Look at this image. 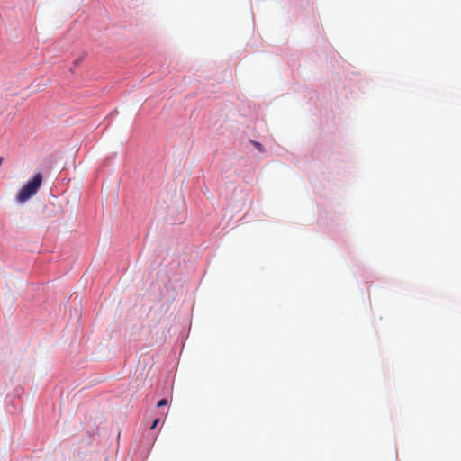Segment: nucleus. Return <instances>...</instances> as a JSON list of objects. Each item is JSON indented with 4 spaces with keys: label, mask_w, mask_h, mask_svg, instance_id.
Segmentation results:
<instances>
[{
    "label": "nucleus",
    "mask_w": 461,
    "mask_h": 461,
    "mask_svg": "<svg viewBox=\"0 0 461 461\" xmlns=\"http://www.w3.org/2000/svg\"><path fill=\"white\" fill-rule=\"evenodd\" d=\"M42 183V176L41 173L36 174L32 180L26 183L17 194L16 199L20 203H24L33 196L41 187Z\"/></svg>",
    "instance_id": "obj_1"
},
{
    "label": "nucleus",
    "mask_w": 461,
    "mask_h": 461,
    "mask_svg": "<svg viewBox=\"0 0 461 461\" xmlns=\"http://www.w3.org/2000/svg\"><path fill=\"white\" fill-rule=\"evenodd\" d=\"M252 143H253V145L255 146V148H256L258 151L263 152V151L265 150V149H264V147H263V145H262L261 143H259V142H258V141H253Z\"/></svg>",
    "instance_id": "obj_2"
},
{
    "label": "nucleus",
    "mask_w": 461,
    "mask_h": 461,
    "mask_svg": "<svg viewBox=\"0 0 461 461\" xmlns=\"http://www.w3.org/2000/svg\"><path fill=\"white\" fill-rule=\"evenodd\" d=\"M166 405H167V399H161L160 401H158V402L157 404V406L158 408L166 406Z\"/></svg>",
    "instance_id": "obj_3"
},
{
    "label": "nucleus",
    "mask_w": 461,
    "mask_h": 461,
    "mask_svg": "<svg viewBox=\"0 0 461 461\" xmlns=\"http://www.w3.org/2000/svg\"><path fill=\"white\" fill-rule=\"evenodd\" d=\"M158 422H159V420H158V419H156V420L153 421V423H152V425H151V427H150V429H154L157 427V425L158 424Z\"/></svg>",
    "instance_id": "obj_4"
},
{
    "label": "nucleus",
    "mask_w": 461,
    "mask_h": 461,
    "mask_svg": "<svg viewBox=\"0 0 461 461\" xmlns=\"http://www.w3.org/2000/svg\"><path fill=\"white\" fill-rule=\"evenodd\" d=\"M3 160H4V158H3L2 157H0V166H1V165H2V163H3Z\"/></svg>",
    "instance_id": "obj_5"
}]
</instances>
